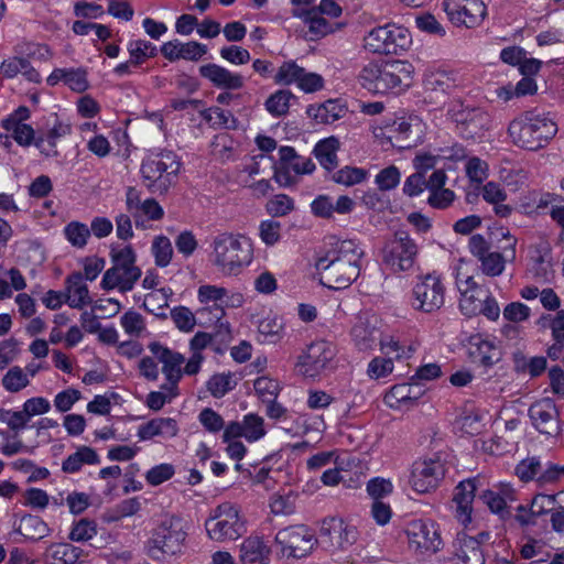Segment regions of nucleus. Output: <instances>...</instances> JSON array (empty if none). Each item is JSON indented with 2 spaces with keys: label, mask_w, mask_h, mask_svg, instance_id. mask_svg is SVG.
Listing matches in <instances>:
<instances>
[{
  "label": "nucleus",
  "mask_w": 564,
  "mask_h": 564,
  "mask_svg": "<svg viewBox=\"0 0 564 564\" xmlns=\"http://www.w3.org/2000/svg\"><path fill=\"white\" fill-rule=\"evenodd\" d=\"M315 267L321 283L333 290L347 289L360 274V260L364 251L352 239L334 240Z\"/></svg>",
  "instance_id": "f257e3e1"
},
{
  "label": "nucleus",
  "mask_w": 564,
  "mask_h": 564,
  "mask_svg": "<svg viewBox=\"0 0 564 564\" xmlns=\"http://www.w3.org/2000/svg\"><path fill=\"white\" fill-rule=\"evenodd\" d=\"M413 73L408 61L370 62L361 68L358 82L372 94L401 93L412 85Z\"/></svg>",
  "instance_id": "f03ea898"
},
{
  "label": "nucleus",
  "mask_w": 564,
  "mask_h": 564,
  "mask_svg": "<svg viewBox=\"0 0 564 564\" xmlns=\"http://www.w3.org/2000/svg\"><path fill=\"white\" fill-rule=\"evenodd\" d=\"M508 133L514 145L538 151L546 147L556 135L557 124L550 113L530 110L509 123Z\"/></svg>",
  "instance_id": "7ed1b4c3"
},
{
  "label": "nucleus",
  "mask_w": 564,
  "mask_h": 564,
  "mask_svg": "<svg viewBox=\"0 0 564 564\" xmlns=\"http://www.w3.org/2000/svg\"><path fill=\"white\" fill-rule=\"evenodd\" d=\"M214 263L226 274L238 272L252 260V250L242 236L224 232L213 240Z\"/></svg>",
  "instance_id": "20e7f679"
},
{
  "label": "nucleus",
  "mask_w": 564,
  "mask_h": 564,
  "mask_svg": "<svg viewBox=\"0 0 564 564\" xmlns=\"http://www.w3.org/2000/svg\"><path fill=\"white\" fill-rule=\"evenodd\" d=\"M181 167L177 155L172 151L152 153L143 159L140 172L143 182L153 194H165L172 185V177L176 176Z\"/></svg>",
  "instance_id": "39448f33"
},
{
  "label": "nucleus",
  "mask_w": 564,
  "mask_h": 564,
  "mask_svg": "<svg viewBox=\"0 0 564 564\" xmlns=\"http://www.w3.org/2000/svg\"><path fill=\"white\" fill-rule=\"evenodd\" d=\"M508 240V245L502 248V252L491 251L490 243L482 235L476 234L469 238V252L480 262L481 272L491 278L502 274L506 262L516 260L517 239L509 231L501 234Z\"/></svg>",
  "instance_id": "423d86ee"
},
{
  "label": "nucleus",
  "mask_w": 564,
  "mask_h": 564,
  "mask_svg": "<svg viewBox=\"0 0 564 564\" xmlns=\"http://www.w3.org/2000/svg\"><path fill=\"white\" fill-rule=\"evenodd\" d=\"M112 267L102 276L100 286L104 290L118 288L121 292L131 291L141 276V269L135 265L137 256L131 246L110 251Z\"/></svg>",
  "instance_id": "0eeeda50"
},
{
  "label": "nucleus",
  "mask_w": 564,
  "mask_h": 564,
  "mask_svg": "<svg viewBox=\"0 0 564 564\" xmlns=\"http://www.w3.org/2000/svg\"><path fill=\"white\" fill-rule=\"evenodd\" d=\"M205 529L208 536L216 542L235 541L247 532L239 510L230 502H224L210 511Z\"/></svg>",
  "instance_id": "6e6552de"
},
{
  "label": "nucleus",
  "mask_w": 564,
  "mask_h": 564,
  "mask_svg": "<svg viewBox=\"0 0 564 564\" xmlns=\"http://www.w3.org/2000/svg\"><path fill=\"white\" fill-rule=\"evenodd\" d=\"M186 533L183 530L182 520L171 517L163 520L154 529L152 538L148 542V554L154 560L163 561L181 552Z\"/></svg>",
  "instance_id": "1a4fd4ad"
},
{
  "label": "nucleus",
  "mask_w": 564,
  "mask_h": 564,
  "mask_svg": "<svg viewBox=\"0 0 564 564\" xmlns=\"http://www.w3.org/2000/svg\"><path fill=\"white\" fill-rule=\"evenodd\" d=\"M419 247L406 230L399 229L388 239L381 249L382 262L392 272L408 271L413 268Z\"/></svg>",
  "instance_id": "9d476101"
},
{
  "label": "nucleus",
  "mask_w": 564,
  "mask_h": 564,
  "mask_svg": "<svg viewBox=\"0 0 564 564\" xmlns=\"http://www.w3.org/2000/svg\"><path fill=\"white\" fill-rule=\"evenodd\" d=\"M365 47L375 54L398 55L411 44L410 32L394 23L372 29L365 36Z\"/></svg>",
  "instance_id": "9b49d317"
},
{
  "label": "nucleus",
  "mask_w": 564,
  "mask_h": 564,
  "mask_svg": "<svg viewBox=\"0 0 564 564\" xmlns=\"http://www.w3.org/2000/svg\"><path fill=\"white\" fill-rule=\"evenodd\" d=\"M445 288L440 275L427 273L419 278L412 290L411 305L423 313H433L444 305Z\"/></svg>",
  "instance_id": "f8f14e48"
},
{
  "label": "nucleus",
  "mask_w": 564,
  "mask_h": 564,
  "mask_svg": "<svg viewBox=\"0 0 564 564\" xmlns=\"http://www.w3.org/2000/svg\"><path fill=\"white\" fill-rule=\"evenodd\" d=\"M448 116L455 122L457 133L465 140L480 139L490 129V116L481 108L453 107Z\"/></svg>",
  "instance_id": "ddd939ff"
},
{
  "label": "nucleus",
  "mask_w": 564,
  "mask_h": 564,
  "mask_svg": "<svg viewBox=\"0 0 564 564\" xmlns=\"http://www.w3.org/2000/svg\"><path fill=\"white\" fill-rule=\"evenodd\" d=\"M275 542L281 545L283 556L302 558L317 544V539L306 525H293L280 530Z\"/></svg>",
  "instance_id": "4468645a"
},
{
  "label": "nucleus",
  "mask_w": 564,
  "mask_h": 564,
  "mask_svg": "<svg viewBox=\"0 0 564 564\" xmlns=\"http://www.w3.org/2000/svg\"><path fill=\"white\" fill-rule=\"evenodd\" d=\"M442 8L454 25L469 29L479 25L487 14L481 0H443Z\"/></svg>",
  "instance_id": "2eb2a0df"
},
{
  "label": "nucleus",
  "mask_w": 564,
  "mask_h": 564,
  "mask_svg": "<svg viewBox=\"0 0 564 564\" xmlns=\"http://www.w3.org/2000/svg\"><path fill=\"white\" fill-rule=\"evenodd\" d=\"M528 415L540 434L555 438L561 436V414L552 399L547 398L533 403L528 410Z\"/></svg>",
  "instance_id": "dca6fc26"
},
{
  "label": "nucleus",
  "mask_w": 564,
  "mask_h": 564,
  "mask_svg": "<svg viewBox=\"0 0 564 564\" xmlns=\"http://www.w3.org/2000/svg\"><path fill=\"white\" fill-rule=\"evenodd\" d=\"M334 356V348L328 341H314L307 347L306 351L299 357L296 367L301 375L314 379L326 369Z\"/></svg>",
  "instance_id": "f3484780"
},
{
  "label": "nucleus",
  "mask_w": 564,
  "mask_h": 564,
  "mask_svg": "<svg viewBox=\"0 0 564 564\" xmlns=\"http://www.w3.org/2000/svg\"><path fill=\"white\" fill-rule=\"evenodd\" d=\"M445 467L440 457L417 460L412 466L410 484L419 494L435 489L444 478Z\"/></svg>",
  "instance_id": "a211bd4d"
},
{
  "label": "nucleus",
  "mask_w": 564,
  "mask_h": 564,
  "mask_svg": "<svg viewBox=\"0 0 564 564\" xmlns=\"http://www.w3.org/2000/svg\"><path fill=\"white\" fill-rule=\"evenodd\" d=\"M409 544L421 553H435L442 547V539L437 525L430 520H416L406 530Z\"/></svg>",
  "instance_id": "6ab92c4d"
},
{
  "label": "nucleus",
  "mask_w": 564,
  "mask_h": 564,
  "mask_svg": "<svg viewBox=\"0 0 564 564\" xmlns=\"http://www.w3.org/2000/svg\"><path fill=\"white\" fill-rule=\"evenodd\" d=\"M479 477L467 478L459 481L454 489L455 517L464 527L471 522L473 501L479 488Z\"/></svg>",
  "instance_id": "aec40b11"
},
{
  "label": "nucleus",
  "mask_w": 564,
  "mask_h": 564,
  "mask_svg": "<svg viewBox=\"0 0 564 564\" xmlns=\"http://www.w3.org/2000/svg\"><path fill=\"white\" fill-rule=\"evenodd\" d=\"M199 75L209 80L215 87L226 90L241 89L245 86V78L238 73H231L229 69L209 63L199 67Z\"/></svg>",
  "instance_id": "412c9836"
},
{
  "label": "nucleus",
  "mask_w": 564,
  "mask_h": 564,
  "mask_svg": "<svg viewBox=\"0 0 564 564\" xmlns=\"http://www.w3.org/2000/svg\"><path fill=\"white\" fill-rule=\"evenodd\" d=\"M148 348L163 364L162 372L166 380L173 383L178 382L182 378L181 366L185 360L184 356L161 345L159 341L150 343Z\"/></svg>",
  "instance_id": "4be33fe9"
},
{
  "label": "nucleus",
  "mask_w": 564,
  "mask_h": 564,
  "mask_svg": "<svg viewBox=\"0 0 564 564\" xmlns=\"http://www.w3.org/2000/svg\"><path fill=\"white\" fill-rule=\"evenodd\" d=\"M349 533L350 531L345 525L343 519L336 517L326 518L321 523L317 543H321L324 549L344 547V543L348 542Z\"/></svg>",
  "instance_id": "5701e85b"
},
{
  "label": "nucleus",
  "mask_w": 564,
  "mask_h": 564,
  "mask_svg": "<svg viewBox=\"0 0 564 564\" xmlns=\"http://www.w3.org/2000/svg\"><path fill=\"white\" fill-rule=\"evenodd\" d=\"M178 433L176 420L172 417H155L142 424L138 429V437L141 441L151 440L155 436L172 438Z\"/></svg>",
  "instance_id": "b1692460"
},
{
  "label": "nucleus",
  "mask_w": 564,
  "mask_h": 564,
  "mask_svg": "<svg viewBox=\"0 0 564 564\" xmlns=\"http://www.w3.org/2000/svg\"><path fill=\"white\" fill-rule=\"evenodd\" d=\"M468 354L473 362L484 367H492L500 360V351L495 344L480 336L470 338Z\"/></svg>",
  "instance_id": "393cba45"
},
{
  "label": "nucleus",
  "mask_w": 564,
  "mask_h": 564,
  "mask_svg": "<svg viewBox=\"0 0 564 564\" xmlns=\"http://www.w3.org/2000/svg\"><path fill=\"white\" fill-rule=\"evenodd\" d=\"M66 293L64 301L73 308H82L90 303L89 291L83 282V274L74 272L66 278Z\"/></svg>",
  "instance_id": "a878e982"
},
{
  "label": "nucleus",
  "mask_w": 564,
  "mask_h": 564,
  "mask_svg": "<svg viewBox=\"0 0 564 564\" xmlns=\"http://www.w3.org/2000/svg\"><path fill=\"white\" fill-rule=\"evenodd\" d=\"M269 547L258 536L247 538L240 546L242 564H269Z\"/></svg>",
  "instance_id": "bb28decb"
},
{
  "label": "nucleus",
  "mask_w": 564,
  "mask_h": 564,
  "mask_svg": "<svg viewBox=\"0 0 564 564\" xmlns=\"http://www.w3.org/2000/svg\"><path fill=\"white\" fill-rule=\"evenodd\" d=\"M347 112V108L338 100L329 99L319 106L310 105L306 109L308 117L316 122L329 124L343 118Z\"/></svg>",
  "instance_id": "cd10ccee"
},
{
  "label": "nucleus",
  "mask_w": 564,
  "mask_h": 564,
  "mask_svg": "<svg viewBox=\"0 0 564 564\" xmlns=\"http://www.w3.org/2000/svg\"><path fill=\"white\" fill-rule=\"evenodd\" d=\"M72 128L69 124H65L63 122H56L53 128H51L45 138L37 137L34 145L40 150L42 154L45 156H57L58 151L56 150V142L59 138L69 134Z\"/></svg>",
  "instance_id": "c85d7f7f"
},
{
  "label": "nucleus",
  "mask_w": 564,
  "mask_h": 564,
  "mask_svg": "<svg viewBox=\"0 0 564 564\" xmlns=\"http://www.w3.org/2000/svg\"><path fill=\"white\" fill-rule=\"evenodd\" d=\"M279 155L282 164H285L295 175L311 174L315 170L314 162L310 158L299 155L292 147H281Z\"/></svg>",
  "instance_id": "c756f323"
},
{
  "label": "nucleus",
  "mask_w": 564,
  "mask_h": 564,
  "mask_svg": "<svg viewBox=\"0 0 564 564\" xmlns=\"http://www.w3.org/2000/svg\"><path fill=\"white\" fill-rule=\"evenodd\" d=\"M99 463L100 458L94 448L80 446L63 462L62 470L67 474H74L79 471L84 464L96 465Z\"/></svg>",
  "instance_id": "7c9ffc66"
},
{
  "label": "nucleus",
  "mask_w": 564,
  "mask_h": 564,
  "mask_svg": "<svg viewBox=\"0 0 564 564\" xmlns=\"http://www.w3.org/2000/svg\"><path fill=\"white\" fill-rule=\"evenodd\" d=\"M338 149V139L335 137H329L318 141L313 150V153L323 167L332 171L337 166Z\"/></svg>",
  "instance_id": "2f4dec72"
},
{
  "label": "nucleus",
  "mask_w": 564,
  "mask_h": 564,
  "mask_svg": "<svg viewBox=\"0 0 564 564\" xmlns=\"http://www.w3.org/2000/svg\"><path fill=\"white\" fill-rule=\"evenodd\" d=\"M83 550L69 543H57L48 547L46 560L48 564H75L82 556Z\"/></svg>",
  "instance_id": "473e14b6"
},
{
  "label": "nucleus",
  "mask_w": 564,
  "mask_h": 564,
  "mask_svg": "<svg viewBox=\"0 0 564 564\" xmlns=\"http://www.w3.org/2000/svg\"><path fill=\"white\" fill-rule=\"evenodd\" d=\"M1 126L6 131L11 132V137L21 147H30L36 140L34 129L30 124L19 122L15 117L3 119Z\"/></svg>",
  "instance_id": "72a5a7b5"
},
{
  "label": "nucleus",
  "mask_w": 564,
  "mask_h": 564,
  "mask_svg": "<svg viewBox=\"0 0 564 564\" xmlns=\"http://www.w3.org/2000/svg\"><path fill=\"white\" fill-rule=\"evenodd\" d=\"M17 531L29 540L37 541L45 538L50 529L39 516L24 514Z\"/></svg>",
  "instance_id": "f704fd0d"
},
{
  "label": "nucleus",
  "mask_w": 564,
  "mask_h": 564,
  "mask_svg": "<svg viewBox=\"0 0 564 564\" xmlns=\"http://www.w3.org/2000/svg\"><path fill=\"white\" fill-rule=\"evenodd\" d=\"M389 132L388 140L394 148L410 149L416 143L415 138L412 135V124L405 120L394 121Z\"/></svg>",
  "instance_id": "c9c22d12"
},
{
  "label": "nucleus",
  "mask_w": 564,
  "mask_h": 564,
  "mask_svg": "<svg viewBox=\"0 0 564 564\" xmlns=\"http://www.w3.org/2000/svg\"><path fill=\"white\" fill-rule=\"evenodd\" d=\"M352 338L360 350L371 349L379 340L380 332L368 322L359 321L351 329Z\"/></svg>",
  "instance_id": "e433bc0d"
},
{
  "label": "nucleus",
  "mask_w": 564,
  "mask_h": 564,
  "mask_svg": "<svg viewBox=\"0 0 564 564\" xmlns=\"http://www.w3.org/2000/svg\"><path fill=\"white\" fill-rule=\"evenodd\" d=\"M291 90L280 89L270 95L264 102L265 110L274 118L283 117L289 112L291 100H296Z\"/></svg>",
  "instance_id": "4c0bfd02"
},
{
  "label": "nucleus",
  "mask_w": 564,
  "mask_h": 564,
  "mask_svg": "<svg viewBox=\"0 0 564 564\" xmlns=\"http://www.w3.org/2000/svg\"><path fill=\"white\" fill-rule=\"evenodd\" d=\"M127 50L131 57V63H134V67L141 66L147 59L158 55L156 46L145 40L129 41Z\"/></svg>",
  "instance_id": "58836bf2"
},
{
  "label": "nucleus",
  "mask_w": 564,
  "mask_h": 564,
  "mask_svg": "<svg viewBox=\"0 0 564 564\" xmlns=\"http://www.w3.org/2000/svg\"><path fill=\"white\" fill-rule=\"evenodd\" d=\"M456 555L465 564L485 563V557L480 547V542L476 538H464L462 540L460 547L458 549Z\"/></svg>",
  "instance_id": "ea45409f"
},
{
  "label": "nucleus",
  "mask_w": 564,
  "mask_h": 564,
  "mask_svg": "<svg viewBox=\"0 0 564 564\" xmlns=\"http://www.w3.org/2000/svg\"><path fill=\"white\" fill-rule=\"evenodd\" d=\"M294 209V199L286 194H276L265 204L267 213L273 218L286 216Z\"/></svg>",
  "instance_id": "a19ab883"
},
{
  "label": "nucleus",
  "mask_w": 564,
  "mask_h": 564,
  "mask_svg": "<svg viewBox=\"0 0 564 564\" xmlns=\"http://www.w3.org/2000/svg\"><path fill=\"white\" fill-rule=\"evenodd\" d=\"M198 313L202 316L205 314H212L214 316V318L217 323V330L213 335L214 338H218L219 341H221V343L230 340V338H231L230 325L228 322H223V317L225 315V310L221 305H218L217 303H215L210 307L202 308Z\"/></svg>",
  "instance_id": "79ce46f5"
},
{
  "label": "nucleus",
  "mask_w": 564,
  "mask_h": 564,
  "mask_svg": "<svg viewBox=\"0 0 564 564\" xmlns=\"http://www.w3.org/2000/svg\"><path fill=\"white\" fill-rule=\"evenodd\" d=\"M303 74V67L299 66L294 61L284 62L274 75V82L279 85L289 86L296 84Z\"/></svg>",
  "instance_id": "37998d69"
},
{
  "label": "nucleus",
  "mask_w": 564,
  "mask_h": 564,
  "mask_svg": "<svg viewBox=\"0 0 564 564\" xmlns=\"http://www.w3.org/2000/svg\"><path fill=\"white\" fill-rule=\"evenodd\" d=\"M367 171L361 167L344 166L332 175V180L345 186H352L364 182Z\"/></svg>",
  "instance_id": "c03bdc74"
},
{
  "label": "nucleus",
  "mask_w": 564,
  "mask_h": 564,
  "mask_svg": "<svg viewBox=\"0 0 564 564\" xmlns=\"http://www.w3.org/2000/svg\"><path fill=\"white\" fill-rule=\"evenodd\" d=\"M30 383L28 373L19 366H14L8 370L2 378V386L9 392H19Z\"/></svg>",
  "instance_id": "a18cd8bd"
},
{
  "label": "nucleus",
  "mask_w": 564,
  "mask_h": 564,
  "mask_svg": "<svg viewBox=\"0 0 564 564\" xmlns=\"http://www.w3.org/2000/svg\"><path fill=\"white\" fill-rule=\"evenodd\" d=\"M231 373H216L207 381V390L214 398H223L236 387Z\"/></svg>",
  "instance_id": "49530a36"
},
{
  "label": "nucleus",
  "mask_w": 564,
  "mask_h": 564,
  "mask_svg": "<svg viewBox=\"0 0 564 564\" xmlns=\"http://www.w3.org/2000/svg\"><path fill=\"white\" fill-rule=\"evenodd\" d=\"M152 253L158 267H166L172 259L173 248L170 239L165 236H158L152 243Z\"/></svg>",
  "instance_id": "de8ad7c7"
},
{
  "label": "nucleus",
  "mask_w": 564,
  "mask_h": 564,
  "mask_svg": "<svg viewBox=\"0 0 564 564\" xmlns=\"http://www.w3.org/2000/svg\"><path fill=\"white\" fill-rule=\"evenodd\" d=\"M305 22L308 24L311 40H316L318 37L325 36L333 31V28L329 24V22L319 13L313 10L307 11Z\"/></svg>",
  "instance_id": "09e8293b"
},
{
  "label": "nucleus",
  "mask_w": 564,
  "mask_h": 564,
  "mask_svg": "<svg viewBox=\"0 0 564 564\" xmlns=\"http://www.w3.org/2000/svg\"><path fill=\"white\" fill-rule=\"evenodd\" d=\"M419 386V382L412 380L410 383L394 386L390 391V397L395 398L399 403L417 400L424 393Z\"/></svg>",
  "instance_id": "8fccbe9b"
},
{
  "label": "nucleus",
  "mask_w": 564,
  "mask_h": 564,
  "mask_svg": "<svg viewBox=\"0 0 564 564\" xmlns=\"http://www.w3.org/2000/svg\"><path fill=\"white\" fill-rule=\"evenodd\" d=\"M401 180L400 170L395 165L382 169L375 177V183L382 192L395 188Z\"/></svg>",
  "instance_id": "3c124183"
},
{
  "label": "nucleus",
  "mask_w": 564,
  "mask_h": 564,
  "mask_svg": "<svg viewBox=\"0 0 564 564\" xmlns=\"http://www.w3.org/2000/svg\"><path fill=\"white\" fill-rule=\"evenodd\" d=\"M66 239L74 246L83 248L87 243L90 230L87 225L79 221L69 223L64 229Z\"/></svg>",
  "instance_id": "603ef678"
},
{
  "label": "nucleus",
  "mask_w": 564,
  "mask_h": 564,
  "mask_svg": "<svg viewBox=\"0 0 564 564\" xmlns=\"http://www.w3.org/2000/svg\"><path fill=\"white\" fill-rule=\"evenodd\" d=\"M282 324L278 318H264L259 323L258 332L262 336L261 343L275 344L281 338Z\"/></svg>",
  "instance_id": "864d4df0"
},
{
  "label": "nucleus",
  "mask_w": 564,
  "mask_h": 564,
  "mask_svg": "<svg viewBox=\"0 0 564 564\" xmlns=\"http://www.w3.org/2000/svg\"><path fill=\"white\" fill-rule=\"evenodd\" d=\"M245 438L254 442L264 436L263 419L257 414L249 413L243 417Z\"/></svg>",
  "instance_id": "5fc2aeb1"
},
{
  "label": "nucleus",
  "mask_w": 564,
  "mask_h": 564,
  "mask_svg": "<svg viewBox=\"0 0 564 564\" xmlns=\"http://www.w3.org/2000/svg\"><path fill=\"white\" fill-rule=\"evenodd\" d=\"M479 500L486 505L492 513L499 514L502 519L505 518V513H508L506 498L502 497L499 492L492 491L490 489L482 490L479 494Z\"/></svg>",
  "instance_id": "6e6d98bb"
},
{
  "label": "nucleus",
  "mask_w": 564,
  "mask_h": 564,
  "mask_svg": "<svg viewBox=\"0 0 564 564\" xmlns=\"http://www.w3.org/2000/svg\"><path fill=\"white\" fill-rule=\"evenodd\" d=\"M171 318L175 326L182 332H192L196 319L192 311L186 306H177L171 310Z\"/></svg>",
  "instance_id": "4d7b16f0"
},
{
  "label": "nucleus",
  "mask_w": 564,
  "mask_h": 564,
  "mask_svg": "<svg viewBox=\"0 0 564 564\" xmlns=\"http://www.w3.org/2000/svg\"><path fill=\"white\" fill-rule=\"evenodd\" d=\"M96 534V522L88 519H80L74 524L69 533V539L77 542H84L93 539Z\"/></svg>",
  "instance_id": "13d9d810"
},
{
  "label": "nucleus",
  "mask_w": 564,
  "mask_h": 564,
  "mask_svg": "<svg viewBox=\"0 0 564 564\" xmlns=\"http://www.w3.org/2000/svg\"><path fill=\"white\" fill-rule=\"evenodd\" d=\"M539 457H528L516 466V475L524 482L533 480L541 470Z\"/></svg>",
  "instance_id": "bf43d9fd"
},
{
  "label": "nucleus",
  "mask_w": 564,
  "mask_h": 564,
  "mask_svg": "<svg viewBox=\"0 0 564 564\" xmlns=\"http://www.w3.org/2000/svg\"><path fill=\"white\" fill-rule=\"evenodd\" d=\"M120 322L126 333L132 336H139L145 328L143 316L135 311L126 312Z\"/></svg>",
  "instance_id": "052dcab7"
},
{
  "label": "nucleus",
  "mask_w": 564,
  "mask_h": 564,
  "mask_svg": "<svg viewBox=\"0 0 564 564\" xmlns=\"http://www.w3.org/2000/svg\"><path fill=\"white\" fill-rule=\"evenodd\" d=\"M556 496L557 495H545L538 494L532 500L531 503V514L532 516H543L549 512H554L556 506Z\"/></svg>",
  "instance_id": "680f3d73"
},
{
  "label": "nucleus",
  "mask_w": 564,
  "mask_h": 564,
  "mask_svg": "<svg viewBox=\"0 0 564 564\" xmlns=\"http://www.w3.org/2000/svg\"><path fill=\"white\" fill-rule=\"evenodd\" d=\"M29 421L23 409L21 411L0 409V422L6 423L15 433L23 430Z\"/></svg>",
  "instance_id": "e2e57ef3"
},
{
  "label": "nucleus",
  "mask_w": 564,
  "mask_h": 564,
  "mask_svg": "<svg viewBox=\"0 0 564 564\" xmlns=\"http://www.w3.org/2000/svg\"><path fill=\"white\" fill-rule=\"evenodd\" d=\"M64 83L72 90L83 93L88 88L87 72L83 68L65 69Z\"/></svg>",
  "instance_id": "0e129e2a"
},
{
  "label": "nucleus",
  "mask_w": 564,
  "mask_h": 564,
  "mask_svg": "<svg viewBox=\"0 0 564 564\" xmlns=\"http://www.w3.org/2000/svg\"><path fill=\"white\" fill-rule=\"evenodd\" d=\"M175 473L174 466L171 464H160L148 470L145 475L147 481L151 486H159L171 479Z\"/></svg>",
  "instance_id": "69168bd1"
},
{
  "label": "nucleus",
  "mask_w": 564,
  "mask_h": 564,
  "mask_svg": "<svg viewBox=\"0 0 564 564\" xmlns=\"http://www.w3.org/2000/svg\"><path fill=\"white\" fill-rule=\"evenodd\" d=\"M259 231L261 240L267 246H273L281 238V224L272 219L263 220L260 224Z\"/></svg>",
  "instance_id": "338daca9"
},
{
  "label": "nucleus",
  "mask_w": 564,
  "mask_h": 564,
  "mask_svg": "<svg viewBox=\"0 0 564 564\" xmlns=\"http://www.w3.org/2000/svg\"><path fill=\"white\" fill-rule=\"evenodd\" d=\"M198 419L200 424L210 433H217L225 427L224 419L210 408L203 409Z\"/></svg>",
  "instance_id": "774afa93"
}]
</instances>
